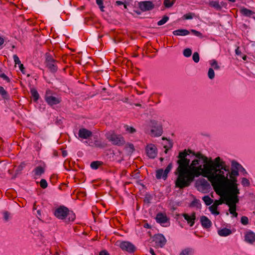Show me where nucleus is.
I'll use <instances>...</instances> for the list:
<instances>
[{
  "label": "nucleus",
  "instance_id": "33",
  "mask_svg": "<svg viewBox=\"0 0 255 255\" xmlns=\"http://www.w3.org/2000/svg\"><path fill=\"white\" fill-rule=\"evenodd\" d=\"M210 64L211 66H212V68L214 69L215 70H219L220 69V66H219L217 61L213 59L210 61Z\"/></svg>",
  "mask_w": 255,
  "mask_h": 255
},
{
  "label": "nucleus",
  "instance_id": "44",
  "mask_svg": "<svg viewBox=\"0 0 255 255\" xmlns=\"http://www.w3.org/2000/svg\"><path fill=\"white\" fill-rule=\"evenodd\" d=\"M194 15V13H188L184 14L182 18L184 19H191L193 18Z\"/></svg>",
  "mask_w": 255,
  "mask_h": 255
},
{
  "label": "nucleus",
  "instance_id": "5",
  "mask_svg": "<svg viewBox=\"0 0 255 255\" xmlns=\"http://www.w3.org/2000/svg\"><path fill=\"white\" fill-rule=\"evenodd\" d=\"M195 187L199 191L204 193L208 192L211 188L209 183L203 178L197 180L196 181Z\"/></svg>",
  "mask_w": 255,
  "mask_h": 255
},
{
  "label": "nucleus",
  "instance_id": "48",
  "mask_svg": "<svg viewBox=\"0 0 255 255\" xmlns=\"http://www.w3.org/2000/svg\"><path fill=\"white\" fill-rule=\"evenodd\" d=\"M152 199V197L150 195L146 194L144 199V201L147 203H150L151 200Z\"/></svg>",
  "mask_w": 255,
  "mask_h": 255
},
{
  "label": "nucleus",
  "instance_id": "64",
  "mask_svg": "<svg viewBox=\"0 0 255 255\" xmlns=\"http://www.w3.org/2000/svg\"><path fill=\"white\" fill-rule=\"evenodd\" d=\"M99 8L100 9V10L102 11H104V6L103 4H102V5L100 6H99Z\"/></svg>",
  "mask_w": 255,
  "mask_h": 255
},
{
  "label": "nucleus",
  "instance_id": "1",
  "mask_svg": "<svg viewBox=\"0 0 255 255\" xmlns=\"http://www.w3.org/2000/svg\"><path fill=\"white\" fill-rule=\"evenodd\" d=\"M175 175H239L248 174L237 161L232 160L231 166L221 157H208L200 152L186 149L177 156Z\"/></svg>",
  "mask_w": 255,
  "mask_h": 255
},
{
  "label": "nucleus",
  "instance_id": "30",
  "mask_svg": "<svg viewBox=\"0 0 255 255\" xmlns=\"http://www.w3.org/2000/svg\"><path fill=\"white\" fill-rule=\"evenodd\" d=\"M218 207L215 205L213 204L209 207V210L212 214L215 215H218L220 214V212L217 211Z\"/></svg>",
  "mask_w": 255,
  "mask_h": 255
},
{
  "label": "nucleus",
  "instance_id": "43",
  "mask_svg": "<svg viewBox=\"0 0 255 255\" xmlns=\"http://www.w3.org/2000/svg\"><path fill=\"white\" fill-rule=\"evenodd\" d=\"M241 223L244 225H247L249 224V219L246 216H242L241 219Z\"/></svg>",
  "mask_w": 255,
  "mask_h": 255
},
{
  "label": "nucleus",
  "instance_id": "3",
  "mask_svg": "<svg viewBox=\"0 0 255 255\" xmlns=\"http://www.w3.org/2000/svg\"><path fill=\"white\" fill-rule=\"evenodd\" d=\"M196 176H177L175 180L176 187L183 189L189 186Z\"/></svg>",
  "mask_w": 255,
  "mask_h": 255
},
{
  "label": "nucleus",
  "instance_id": "51",
  "mask_svg": "<svg viewBox=\"0 0 255 255\" xmlns=\"http://www.w3.org/2000/svg\"><path fill=\"white\" fill-rule=\"evenodd\" d=\"M25 164L24 163L21 164L16 169V174H19V171H20L22 169L23 167L24 166Z\"/></svg>",
  "mask_w": 255,
  "mask_h": 255
},
{
  "label": "nucleus",
  "instance_id": "53",
  "mask_svg": "<svg viewBox=\"0 0 255 255\" xmlns=\"http://www.w3.org/2000/svg\"><path fill=\"white\" fill-rule=\"evenodd\" d=\"M127 130L130 133H133L135 131V129L132 127H127Z\"/></svg>",
  "mask_w": 255,
  "mask_h": 255
},
{
  "label": "nucleus",
  "instance_id": "46",
  "mask_svg": "<svg viewBox=\"0 0 255 255\" xmlns=\"http://www.w3.org/2000/svg\"><path fill=\"white\" fill-rule=\"evenodd\" d=\"M191 31L194 35H195L197 37H201V38L203 37L202 34L199 31H198L194 29H192L191 30Z\"/></svg>",
  "mask_w": 255,
  "mask_h": 255
},
{
  "label": "nucleus",
  "instance_id": "10",
  "mask_svg": "<svg viewBox=\"0 0 255 255\" xmlns=\"http://www.w3.org/2000/svg\"><path fill=\"white\" fill-rule=\"evenodd\" d=\"M151 127L152 128L150 132L152 136H159L162 133V128L161 125L155 121H151Z\"/></svg>",
  "mask_w": 255,
  "mask_h": 255
},
{
  "label": "nucleus",
  "instance_id": "56",
  "mask_svg": "<svg viewBox=\"0 0 255 255\" xmlns=\"http://www.w3.org/2000/svg\"><path fill=\"white\" fill-rule=\"evenodd\" d=\"M19 69L21 71V72L22 73L24 74L25 73V72H24V67L23 66V65L22 64H20L19 65Z\"/></svg>",
  "mask_w": 255,
  "mask_h": 255
},
{
  "label": "nucleus",
  "instance_id": "29",
  "mask_svg": "<svg viewBox=\"0 0 255 255\" xmlns=\"http://www.w3.org/2000/svg\"><path fill=\"white\" fill-rule=\"evenodd\" d=\"M103 164V162L100 161H95L91 162V167L93 169H97Z\"/></svg>",
  "mask_w": 255,
  "mask_h": 255
},
{
  "label": "nucleus",
  "instance_id": "57",
  "mask_svg": "<svg viewBox=\"0 0 255 255\" xmlns=\"http://www.w3.org/2000/svg\"><path fill=\"white\" fill-rule=\"evenodd\" d=\"M96 3L98 5L99 7L102 4H103V0H96Z\"/></svg>",
  "mask_w": 255,
  "mask_h": 255
},
{
  "label": "nucleus",
  "instance_id": "47",
  "mask_svg": "<svg viewBox=\"0 0 255 255\" xmlns=\"http://www.w3.org/2000/svg\"><path fill=\"white\" fill-rule=\"evenodd\" d=\"M13 58L15 65L18 64L19 66L21 64L18 57L16 55H13Z\"/></svg>",
  "mask_w": 255,
  "mask_h": 255
},
{
  "label": "nucleus",
  "instance_id": "41",
  "mask_svg": "<svg viewBox=\"0 0 255 255\" xmlns=\"http://www.w3.org/2000/svg\"><path fill=\"white\" fill-rule=\"evenodd\" d=\"M192 59H193V60L195 63H198L199 61L200 57H199V55L198 52H196L193 53V56H192Z\"/></svg>",
  "mask_w": 255,
  "mask_h": 255
},
{
  "label": "nucleus",
  "instance_id": "37",
  "mask_svg": "<svg viewBox=\"0 0 255 255\" xmlns=\"http://www.w3.org/2000/svg\"><path fill=\"white\" fill-rule=\"evenodd\" d=\"M175 0L171 1V0H164V5L166 7L169 8L171 7L174 3Z\"/></svg>",
  "mask_w": 255,
  "mask_h": 255
},
{
  "label": "nucleus",
  "instance_id": "52",
  "mask_svg": "<svg viewBox=\"0 0 255 255\" xmlns=\"http://www.w3.org/2000/svg\"><path fill=\"white\" fill-rule=\"evenodd\" d=\"M95 145L97 147H104L103 144L100 141H99L98 140H96L95 141Z\"/></svg>",
  "mask_w": 255,
  "mask_h": 255
},
{
  "label": "nucleus",
  "instance_id": "34",
  "mask_svg": "<svg viewBox=\"0 0 255 255\" xmlns=\"http://www.w3.org/2000/svg\"><path fill=\"white\" fill-rule=\"evenodd\" d=\"M0 94L3 99H7L9 98V96L7 92L1 86H0Z\"/></svg>",
  "mask_w": 255,
  "mask_h": 255
},
{
  "label": "nucleus",
  "instance_id": "2",
  "mask_svg": "<svg viewBox=\"0 0 255 255\" xmlns=\"http://www.w3.org/2000/svg\"><path fill=\"white\" fill-rule=\"evenodd\" d=\"M207 177L211 183L216 192L226 193L229 196L226 201H233L238 203L239 201L238 195L240 189L238 188L237 176H204Z\"/></svg>",
  "mask_w": 255,
  "mask_h": 255
},
{
  "label": "nucleus",
  "instance_id": "59",
  "mask_svg": "<svg viewBox=\"0 0 255 255\" xmlns=\"http://www.w3.org/2000/svg\"><path fill=\"white\" fill-rule=\"evenodd\" d=\"M124 2H123V1H120V0H117L116 1V4L117 5H123L124 4Z\"/></svg>",
  "mask_w": 255,
  "mask_h": 255
},
{
  "label": "nucleus",
  "instance_id": "18",
  "mask_svg": "<svg viewBox=\"0 0 255 255\" xmlns=\"http://www.w3.org/2000/svg\"><path fill=\"white\" fill-rule=\"evenodd\" d=\"M183 216L185 220L187 221L190 227H192L194 225L196 219V214L195 212H193L191 216L185 213L183 214Z\"/></svg>",
  "mask_w": 255,
  "mask_h": 255
},
{
  "label": "nucleus",
  "instance_id": "39",
  "mask_svg": "<svg viewBox=\"0 0 255 255\" xmlns=\"http://www.w3.org/2000/svg\"><path fill=\"white\" fill-rule=\"evenodd\" d=\"M242 184L244 187H249L250 185V181L246 178H243L242 179Z\"/></svg>",
  "mask_w": 255,
  "mask_h": 255
},
{
  "label": "nucleus",
  "instance_id": "9",
  "mask_svg": "<svg viewBox=\"0 0 255 255\" xmlns=\"http://www.w3.org/2000/svg\"><path fill=\"white\" fill-rule=\"evenodd\" d=\"M45 100L47 103L50 106L57 105L61 102L60 98L53 96L52 91L50 90H46L45 95Z\"/></svg>",
  "mask_w": 255,
  "mask_h": 255
},
{
  "label": "nucleus",
  "instance_id": "17",
  "mask_svg": "<svg viewBox=\"0 0 255 255\" xmlns=\"http://www.w3.org/2000/svg\"><path fill=\"white\" fill-rule=\"evenodd\" d=\"M226 204L230 207L229 212L230 214H232L235 217H237L238 214L236 212V204L233 201H226Z\"/></svg>",
  "mask_w": 255,
  "mask_h": 255
},
{
  "label": "nucleus",
  "instance_id": "35",
  "mask_svg": "<svg viewBox=\"0 0 255 255\" xmlns=\"http://www.w3.org/2000/svg\"><path fill=\"white\" fill-rule=\"evenodd\" d=\"M183 55L186 57H189L192 54V50L190 48H187L183 50Z\"/></svg>",
  "mask_w": 255,
  "mask_h": 255
},
{
  "label": "nucleus",
  "instance_id": "14",
  "mask_svg": "<svg viewBox=\"0 0 255 255\" xmlns=\"http://www.w3.org/2000/svg\"><path fill=\"white\" fill-rule=\"evenodd\" d=\"M146 152L147 156L149 158H154L157 153V148L154 144H148L146 147Z\"/></svg>",
  "mask_w": 255,
  "mask_h": 255
},
{
  "label": "nucleus",
  "instance_id": "13",
  "mask_svg": "<svg viewBox=\"0 0 255 255\" xmlns=\"http://www.w3.org/2000/svg\"><path fill=\"white\" fill-rule=\"evenodd\" d=\"M153 241L155 245L160 248H163L166 243V239L164 236L161 234L155 235L153 237Z\"/></svg>",
  "mask_w": 255,
  "mask_h": 255
},
{
  "label": "nucleus",
  "instance_id": "7",
  "mask_svg": "<svg viewBox=\"0 0 255 255\" xmlns=\"http://www.w3.org/2000/svg\"><path fill=\"white\" fill-rule=\"evenodd\" d=\"M116 245L123 251H126L131 254L135 251V247L131 243L128 241H117Z\"/></svg>",
  "mask_w": 255,
  "mask_h": 255
},
{
  "label": "nucleus",
  "instance_id": "26",
  "mask_svg": "<svg viewBox=\"0 0 255 255\" xmlns=\"http://www.w3.org/2000/svg\"><path fill=\"white\" fill-rule=\"evenodd\" d=\"M241 12L244 15L247 16H252L255 13L253 11L246 8L241 9Z\"/></svg>",
  "mask_w": 255,
  "mask_h": 255
},
{
  "label": "nucleus",
  "instance_id": "54",
  "mask_svg": "<svg viewBox=\"0 0 255 255\" xmlns=\"http://www.w3.org/2000/svg\"><path fill=\"white\" fill-rule=\"evenodd\" d=\"M99 255H110V254L108 253V252L105 250L101 251Z\"/></svg>",
  "mask_w": 255,
  "mask_h": 255
},
{
  "label": "nucleus",
  "instance_id": "60",
  "mask_svg": "<svg viewBox=\"0 0 255 255\" xmlns=\"http://www.w3.org/2000/svg\"><path fill=\"white\" fill-rule=\"evenodd\" d=\"M157 179H163L164 180H166L167 176H156Z\"/></svg>",
  "mask_w": 255,
  "mask_h": 255
},
{
  "label": "nucleus",
  "instance_id": "38",
  "mask_svg": "<svg viewBox=\"0 0 255 255\" xmlns=\"http://www.w3.org/2000/svg\"><path fill=\"white\" fill-rule=\"evenodd\" d=\"M208 76L210 79H213L215 77V72L213 68H210L208 72Z\"/></svg>",
  "mask_w": 255,
  "mask_h": 255
},
{
  "label": "nucleus",
  "instance_id": "27",
  "mask_svg": "<svg viewBox=\"0 0 255 255\" xmlns=\"http://www.w3.org/2000/svg\"><path fill=\"white\" fill-rule=\"evenodd\" d=\"M193 250L192 248H187L183 250L179 255H192Z\"/></svg>",
  "mask_w": 255,
  "mask_h": 255
},
{
  "label": "nucleus",
  "instance_id": "25",
  "mask_svg": "<svg viewBox=\"0 0 255 255\" xmlns=\"http://www.w3.org/2000/svg\"><path fill=\"white\" fill-rule=\"evenodd\" d=\"M189 207H196L198 209H200L201 208V204L200 202V200L197 199H194L192 202L190 204Z\"/></svg>",
  "mask_w": 255,
  "mask_h": 255
},
{
  "label": "nucleus",
  "instance_id": "63",
  "mask_svg": "<svg viewBox=\"0 0 255 255\" xmlns=\"http://www.w3.org/2000/svg\"><path fill=\"white\" fill-rule=\"evenodd\" d=\"M4 43V39L0 37V46Z\"/></svg>",
  "mask_w": 255,
  "mask_h": 255
},
{
  "label": "nucleus",
  "instance_id": "40",
  "mask_svg": "<svg viewBox=\"0 0 255 255\" xmlns=\"http://www.w3.org/2000/svg\"><path fill=\"white\" fill-rule=\"evenodd\" d=\"M173 165L172 163H170L168 166L166 167L165 169L164 170V174L163 175H167L170 171L172 168Z\"/></svg>",
  "mask_w": 255,
  "mask_h": 255
},
{
  "label": "nucleus",
  "instance_id": "8",
  "mask_svg": "<svg viewBox=\"0 0 255 255\" xmlns=\"http://www.w3.org/2000/svg\"><path fill=\"white\" fill-rule=\"evenodd\" d=\"M56 63L57 61L53 58L52 56L48 53L46 54V66L51 72L54 73L57 71L58 67Z\"/></svg>",
  "mask_w": 255,
  "mask_h": 255
},
{
  "label": "nucleus",
  "instance_id": "6",
  "mask_svg": "<svg viewBox=\"0 0 255 255\" xmlns=\"http://www.w3.org/2000/svg\"><path fill=\"white\" fill-rule=\"evenodd\" d=\"M69 209L64 206L61 205L56 208L54 211V215L58 219L63 220L67 217Z\"/></svg>",
  "mask_w": 255,
  "mask_h": 255
},
{
  "label": "nucleus",
  "instance_id": "49",
  "mask_svg": "<svg viewBox=\"0 0 255 255\" xmlns=\"http://www.w3.org/2000/svg\"><path fill=\"white\" fill-rule=\"evenodd\" d=\"M0 77L3 78L4 80L6 81L7 82H10L9 78L4 73H2L0 75Z\"/></svg>",
  "mask_w": 255,
  "mask_h": 255
},
{
  "label": "nucleus",
  "instance_id": "16",
  "mask_svg": "<svg viewBox=\"0 0 255 255\" xmlns=\"http://www.w3.org/2000/svg\"><path fill=\"white\" fill-rule=\"evenodd\" d=\"M245 241L249 244H254L255 242V233L251 231L247 232L245 236Z\"/></svg>",
  "mask_w": 255,
  "mask_h": 255
},
{
  "label": "nucleus",
  "instance_id": "24",
  "mask_svg": "<svg viewBox=\"0 0 255 255\" xmlns=\"http://www.w3.org/2000/svg\"><path fill=\"white\" fill-rule=\"evenodd\" d=\"M162 140H165V143H163L162 144L164 145V148H165V152L167 153L168 150L170 149L172 147L173 144L170 140H168L164 137H162Z\"/></svg>",
  "mask_w": 255,
  "mask_h": 255
},
{
  "label": "nucleus",
  "instance_id": "19",
  "mask_svg": "<svg viewBox=\"0 0 255 255\" xmlns=\"http://www.w3.org/2000/svg\"><path fill=\"white\" fill-rule=\"evenodd\" d=\"M200 222L204 228L208 229L211 227V221L206 216H202L200 218Z\"/></svg>",
  "mask_w": 255,
  "mask_h": 255
},
{
  "label": "nucleus",
  "instance_id": "62",
  "mask_svg": "<svg viewBox=\"0 0 255 255\" xmlns=\"http://www.w3.org/2000/svg\"><path fill=\"white\" fill-rule=\"evenodd\" d=\"M62 155L63 157H65L67 155V152L66 150H64L62 151Z\"/></svg>",
  "mask_w": 255,
  "mask_h": 255
},
{
  "label": "nucleus",
  "instance_id": "11",
  "mask_svg": "<svg viewBox=\"0 0 255 255\" xmlns=\"http://www.w3.org/2000/svg\"><path fill=\"white\" fill-rule=\"evenodd\" d=\"M155 220L157 223L163 227H167L169 225V220L165 214L158 213L156 216Z\"/></svg>",
  "mask_w": 255,
  "mask_h": 255
},
{
  "label": "nucleus",
  "instance_id": "23",
  "mask_svg": "<svg viewBox=\"0 0 255 255\" xmlns=\"http://www.w3.org/2000/svg\"><path fill=\"white\" fill-rule=\"evenodd\" d=\"M45 165H40L36 167L34 169L35 174L36 175H40L44 173Z\"/></svg>",
  "mask_w": 255,
  "mask_h": 255
},
{
  "label": "nucleus",
  "instance_id": "55",
  "mask_svg": "<svg viewBox=\"0 0 255 255\" xmlns=\"http://www.w3.org/2000/svg\"><path fill=\"white\" fill-rule=\"evenodd\" d=\"M222 201L220 200H215V201L214 202L213 204L215 205L216 207H218V206L221 204H222Z\"/></svg>",
  "mask_w": 255,
  "mask_h": 255
},
{
  "label": "nucleus",
  "instance_id": "21",
  "mask_svg": "<svg viewBox=\"0 0 255 255\" xmlns=\"http://www.w3.org/2000/svg\"><path fill=\"white\" fill-rule=\"evenodd\" d=\"M218 233L219 235L221 237H226L231 235L232 234V231L229 229L224 228L218 230Z\"/></svg>",
  "mask_w": 255,
  "mask_h": 255
},
{
  "label": "nucleus",
  "instance_id": "31",
  "mask_svg": "<svg viewBox=\"0 0 255 255\" xmlns=\"http://www.w3.org/2000/svg\"><path fill=\"white\" fill-rule=\"evenodd\" d=\"M67 217L69 222H73L75 219L76 216L72 211L69 210L68 213L67 214Z\"/></svg>",
  "mask_w": 255,
  "mask_h": 255
},
{
  "label": "nucleus",
  "instance_id": "28",
  "mask_svg": "<svg viewBox=\"0 0 255 255\" xmlns=\"http://www.w3.org/2000/svg\"><path fill=\"white\" fill-rule=\"evenodd\" d=\"M30 93H31L32 97L33 98V100L35 102H36L39 98V94L38 93L37 90L34 88H32L30 90Z\"/></svg>",
  "mask_w": 255,
  "mask_h": 255
},
{
  "label": "nucleus",
  "instance_id": "4",
  "mask_svg": "<svg viewBox=\"0 0 255 255\" xmlns=\"http://www.w3.org/2000/svg\"><path fill=\"white\" fill-rule=\"evenodd\" d=\"M106 138L113 144L119 146L124 145L125 143L124 137L120 134H117L113 131H110L106 134Z\"/></svg>",
  "mask_w": 255,
  "mask_h": 255
},
{
  "label": "nucleus",
  "instance_id": "20",
  "mask_svg": "<svg viewBox=\"0 0 255 255\" xmlns=\"http://www.w3.org/2000/svg\"><path fill=\"white\" fill-rule=\"evenodd\" d=\"M190 33L189 31L185 29H179L176 30H174L173 32V34L177 36H186L188 35Z\"/></svg>",
  "mask_w": 255,
  "mask_h": 255
},
{
  "label": "nucleus",
  "instance_id": "15",
  "mask_svg": "<svg viewBox=\"0 0 255 255\" xmlns=\"http://www.w3.org/2000/svg\"><path fill=\"white\" fill-rule=\"evenodd\" d=\"M92 135V132L85 128H80L78 131V136L80 138L82 139H87L91 137Z\"/></svg>",
  "mask_w": 255,
  "mask_h": 255
},
{
  "label": "nucleus",
  "instance_id": "12",
  "mask_svg": "<svg viewBox=\"0 0 255 255\" xmlns=\"http://www.w3.org/2000/svg\"><path fill=\"white\" fill-rule=\"evenodd\" d=\"M139 9L142 11H149L154 8V4L151 1H143L138 3Z\"/></svg>",
  "mask_w": 255,
  "mask_h": 255
},
{
  "label": "nucleus",
  "instance_id": "36",
  "mask_svg": "<svg viewBox=\"0 0 255 255\" xmlns=\"http://www.w3.org/2000/svg\"><path fill=\"white\" fill-rule=\"evenodd\" d=\"M168 19L169 17L166 15H164L161 20L158 21V25H162L164 24L168 20Z\"/></svg>",
  "mask_w": 255,
  "mask_h": 255
},
{
  "label": "nucleus",
  "instance_id": "61",
  "mask_svg": "<svg viewBox=\"0 0 255 255\" xmlns=\"http://www.w3.org/2000/svg\"><path fill=\"white\" fill-rule=\"evenodd\" d=\"M149 252L152 255H156L154 253V250L152 248H150Z\"/></svg>",
  "mask_w": 255,
  "mask_h": 255
},
{
  "label": "nucleus",
  "instance_id": "58",
  "mask_svg": "<svg viewBox=\"0 0 255 255\" xmlns=\"http://www.w3.org/2000/svg\"><path fill=\"white\" fill-rule=\"evenodd\" d=\"M236 54L238 55H240L242 54L241 50H240L239 47H238L235 50Z\"/></svg>",
  "mask_w": 255,
  "mask_h": 255
},
{
  "label": "nucleus",
  "instance_id": "45",
  "mask_svg": "<svg viewBox=\"0 0 255 255\" xmlns=\"http://www.w3.org/2000/svg\"><path fill=\"white\" fill-rule=\"evenodd\" d=\"M3 219L5 222H7L9 219L10 213L7 211H4L3 213Z\"/></svg>",
  "mask_w": 255,
  "mask_h": 255
},
{
  "label": "nucleus",
  "instance_id": "42",
  "mask_svg": "<svg viewBox=\"0 0 255 255\" xmlns=\"http://www.w3.org/2000/svg\"><path fill=\"white\" fill-rule=\"evenodd\" d=\"M40 186L43 189L47 188L48 184L46 180L44 179H42L40 181Z\"/></svg>",
  "mask_w": 255,
  "mask_h": 255
},
{
  "label": "nucleus",
  "instance_id": "22",
  "mask_svg": "<svg viewBox=\"0 0 255 255\" xmlns=\"http://www.w3.org/2000/svg\"><path fill=\"white\" fill-rule=\"evenodd\" d=\"M208 4L212 7L214 8L217 10H220L222 9V6L218 1L211 0L209 1Z\"/></svg>",
  "mask_w": 255,
  "mask_h": 255
},
{
  "label": "nucleus",
  "instance_id": "32",
  "mask_svg": "<svg viewBox=\"0 0 255 255\" xmlns=\"http://www.w3.org/2000/svg\"><path fill=\"white\" fill-rule=\"evenodd\" d=\"M202 200L207 206L210 205L213 202V200L208 195L204 196Z\"/></svg>",
  "mask_w": 255,
  "mask_h": 255
},
{
  "label": "nucleus",
  "instance_id": "50",
  "mask_svg": "<svg viewBox=\"0 0 255 255\" xmlns=\"http://www.w3.org/2000/svg\"><path fill=\"white\" fill-rule=\"evenodd\" d=\"M164 174V170L162 168L156 170V175H163Z\"/></svg>",
  "mask_w": 255,
  "mask_h": 255
}]
</instances>
